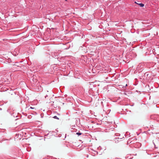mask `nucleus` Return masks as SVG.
<instances>
[{
  "mask_svg": "<svg viewBox=\"0 0 159 159\" xmlns=\"http://www.w3.org/2000/svg\"><path fill=\"white\" fill-rule=\"evenodd\" d=\"M141 146V144L139 143H137L134 144V146L135 148H138L140 147Z\"/></svg>",
  "mask_w": 159,
  "mask_h": 159,
  "instance_id": "1",
  "label": "nucleus"
},
{
  "mask_svg": "<svg viewBox=\"0 0 159 159\" xmlns=\"http://www.w3.org/2000/svg\"><path fill=\"white\" fill-rule=\"evenodd\" d=\"M138 4L141 7H143L144 6V4L142 3H138Z\"/></svg>",
  "mask_w": 159,
  "mask_h": 159,
  "instance_id": "2",
  "label": "nucleus"
},
{
  "mask_svg": "<svg viewBox=\"0 0 159 159\" xmlns=\"http://www.w3.org/2000/svg\"><path fill=\"white\" fill-rule=\"evenodd\" d=\"M53 118L54 119H56L57 120H59V118L57 116H54Z\"/></svg>",
  "mask_w": 159,
  "mask_h": 159,
  "instance_id": "3",
  "label": "nucleus"
},
{
  "mask_svg": "<svg viewBox=\"0 0 159 159\" xmlns=\"http://www.w3.org/2000/svg\"><path fill=\"white\" fill-rule=\"evenodd\" d=\"M76 134L78 135H81L82 134V133H80V132H77Z\"/></svg>",
  "mask_w": 159,
  "mask_h": 159,
  "instance_id": "4",
  "label": "nucleus"
},
{
  "mask_svg": "<svg viewBox=\"0 0 159 159\" xmlns=\"http://www.w3.org/2000/svg\"><path fill=\"white\" fill-rule=\"evenodd\" d=\"M30 108L32 109H34V108L33 107H30Z\"/></svg>",
  "mask_w": 159,
  "mask_h": 159,
  "instance_id": "5",
  "label": "nucleus"
},
{
  "mask_svg": "<svg viewBox=\"0 0 159 159\" xmlns=\"http://www.w3.org/2000/svg\"><path fill=\"white\" fill-rule=\"evenodd\" d=\"M127 86V84H126V85H125V87L126 86Z\"/></svg>",
  "mask_w": 159,
  "mask_h": 159,
  "instance_id": "6",
  "label": "nucleus"
},
{
  "mask_svg": "<svg viewBox=\"0 0 159 159\" xmlns=\"http://www.w3.org/2000/svg\"><path fill=\"white\" fill-rule=\"evenodd\" d=\"M48 96L47 95H46V96H45V98H46V96H47V97Z\"/></svg>",
  "mask_w": 159,
  "mask_h": 159,
  "instance_id": "7",
  "label": "nucleus"
}]
</instances>
